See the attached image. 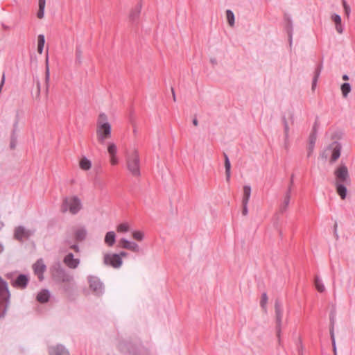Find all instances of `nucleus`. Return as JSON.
<instances>
[{
	"label": "nucleus",
	"instance_id": "obj_38",
	"mask_svg": "<svg viewBox=\"0 0 355 355\" xmlns=\"http://www.w3.org/2000/svg\"><path fill=\"white\" fill-rule=\"evenodd\" d=\"M107 151H108V153L110 154V157H113V155H116V152H117L116 146L113 143L110 144L107 146Z\"/></svg>",
	"mask_w": 355,
	"mask_h": 355
},
{
	"label": "nucleus",
	"instance_id": "obj_5",
	"mask_svg": "<svg viewBox=\"0 0 355 355\" xmlns=\"http://www.w3.org/2000/svg\"><path fill=\"white\" fill-rule=\"evenodd\" d=\"M336 182L345 183L347 185L351 184V179L348 168L344 164H341L334 171Z\"/></svg>",
	"mask_w": 355,
	"mask_h": 355
},
{
	"label": "nucleus",
	"instance_id": "obj_9",
	"mask_svg": "<svg viewBox=\"0 0 355 355\" xmlns=\"http://www.w3.org/2000/svg\"><path fill=\"white\" fill-rule=\"evenodd\" d=\"M53 278L58 284L64 283L73 280V277L67 272L64 268L58 267L53 273Z\"/></svg>",
	"mask_w": 355,
	"mask_h": 355
},
{
	"label": "nucleus",
	"instance_id": "obj_35",
	"mask_svg": "<svg viewBox=\"0 0 355 355\" xmlns=\"http://www.w3.org/2000/svg\"><path fill=\"white\" fill-rule=\"evenodd\" d=\"M226 17L230 26L232 27L234 25V14L231 10H226Z\"/></svg>",
	"mask_w": 355,
	"mask_h": 355
},
{
	"label": "nucleus",
	"instance_id": "obj_62",
	"mask_svg": "<svg viewBox=\"0 0 355 355\" xmlns=\"http://www.w3.org/2000/svg\"><path fill=\"white\" fill-rule=\"evenodd\" d=\"M171 92H172L173 101H176V96H175V94L174 89L173 87H171Z\"/></svg>",
	"mask_w": 355,
	"mask_h": 355
},
{
	"label": "nucleus",
	"instance_id": "obj_40",
	"mask_svg": "<svg viewBox=\"0 0 355 355\" xmlns=\"http://www.w3.org/2000/svg\"><path fill=\"white\" fill-rule=\"evenodd\" d=\"M119 232H127L129 231V225L126 223H121L117 226Z\"/></svg>",
	"mask_w": 355,
	"mask_h": 355
},
{
	"label": "nucleus",
	"instance_id": "obj_58",
	"mask_svg": "<svg viewBox=\"0 0 355 355\" xmlns=\"http://www.w3.org/2000/svg\"><path fill=\"white\" fill-rule=\"evenodd\" d=\"M289 147V141L288 138L286 139V137H284V148L288 150Z\"/></svg>",
	"mask_w": 355,
	"mask_h": 355
},
{
	"label": "nucleus",
	"instance_id": "obj_29",
	"mask_svg": "<svg viewBox=\"0 0 355 355\" xmlns=\"http://www.w3.org/2000/svg\"><path fill=\"white\" fill-rule=\"evenodd\" d=\"M286 30L288 35V39L290 42V44L292 43V34H293V24L291 19L288 17H286Z\"/></svg>",
	"mask_w": 355,
	"mask_h": 355
},
{
	"label": "nucleus",
	"instance_id": "obj_49",
	"mask_svg": "<svg viewBox=\"0 0 355 355\" xmlns=\"http://www.w3.org/2000/svg\"><path fill=\"white\" fill-rule=\"evenodd\" d=\"M36 85H37V92L35 94V98L37 100H40L41 85H40V82L38 80L36 82Z\"/></svg>",
	"mask_w": 355,
	"mask_h": 355
},
{
	"label": "nucleus",
	"instance_id": "obj_36",
	"mask_svg": "<svg viewBox=\"0 0 355 355\" xmlns=\"http://www.w3.org/2000/svg\"><path fill=\"white\" fill-rule=\"evenodd\" d=\"M315 286L318 292L322 293L324 291V286L322 284L321 279L318 277H315Z\"/></svg>",
	"mask_w": 355,
	"mask_h": 355
},
{
	"label": "nucleus",
	"instance_id": "obj_26",
	"mask_svg": "<svg viewBox=\"0 0 355 355\" xmlns=\"http://www.w3.org/2000/svg\"><path fill=\"white\" fill-rule=\"evenodd\" d=\"M322 67H323L322 62H320L317 65V67L315 69L314 76H313V80H312V85H311L313 90L315 89V88L317 85V82H318V78L320 75V73L322 71Z\"/></svg>",
	"mask_w": 355,
	"mask_h": 355
},
{
	"label": "nucleus",
	"instance_id": "obj_8",
	"mask_svg": "<svg viewBox=\"0 0 355 355\" xmlns=\"http://www.w3.org/2000/svg\"><path fill=\"white\" fill-rule=\"evenodd\" d=\"M275 316H276L277 336L278 338L279 342H280V334H281V326H282L283 309H282V305L279 299H276V300H275Z\"/></svg>",
	"mask_w": 355,
	"mask_h": 355
},
{
	"label": "nucleus",
	"instance_id": "obj_15",
	"mask_svg": "<svg viewBox=\"0 0 355 355\" xmlns=\"http://www.w3.org/2000/svg\"><path fill=\"white\" fill-rule=\"evenodd\" d=\"M33 269L35 275L37 276L38 279L41 282L44 279V272L46 269V265L42 259L37 260L33 265Z\"/></svg>",
	"mask_w": 355,
	"mask_h": 355
},
{
	"label": "nucleus",
	"instance_id": "obj_14",
	"mask_svg": "<svg viewBox=\"0 0 355 355\" xmlns=\"http://www.w3.org/2000/svg\"><path fill=\"white\" fill-rule=\"evenodd\" d=\"M32 235L31 230H26L23 226H18L15 227L14 232V239L18 241H23V240L28 239Z\"/></svg>",
	"mask_w": 355,
	"mask_h": 355
},
{
	"label": "nucleus",
	"instance_id": "obj_50",
	"mask_svg": "<svg viewBox=\"0 0 355 355\" xmlns=\"http://www.w3.org/2000/svg\"><path fill=\"white\" fill-rule=\"evenodd\" d=\"M314 147H315V145H313V144H309V146H308V152H307V157H311V155H312V153H313V152Z\"/></svg>",
	"mask_w": 355,
	"mask_h": 355
},
{
	"label": "nucleus",
	"instance_id": "obj_10",
	"mask_svg": "<svg viewBox=\"0 0 355 355\" xmlns=\"http://www.w3.org/2000/svg\"><path fill=\"white\" fill-rule=\"evenodd\" d=\"M141 8L142 2L141 0H140L139 2L130 10L128 15V19L129 21L132 24V25L135 26H137L139 25Z\"/></svg>",
	"mask_w": 355,
	"mask_h": 355
},
{
	"label": "nucleus",
	"instance_id": "obj_34",
	"mask_svg": "<svg viewBox=\"0 0 355 355\" xmlns=\"http://www.w3.org/2000/svg\"><path fill=\"white\" fill-rule=\"evenodd\" d=\"M341 92L343 94V96L344 98H346L349 93L351 92V85L348 83H344L340 86Z\"/></svg>",
	"mask_w": 355,
	"mask_h": 355
},
{
	"label": "nucleus",
	"instance_id": "obj_23",
	"mask_svg": "<svg viewBox=\"0 0 355 355\" xmlns=\"http://www.w3.org/2000/svg\"><path fill=\"white\" fill-rule=\"evenodd\" d=\"M87 234L85 227H82L74 232V238L77 242H81L86 239Z\"/></svg>",
	"mask_w": 355,
	"mask_h": 355
},
{
	"label": "nucleus",
	"instance_id": "obj_12",
	"mask_svg": "<svg viewBox=\"0 0 355 355\" xmlns=\"http://www.w3.org/2000/svg\"><path fill=\"white\" fill-rule=\"evenodd\" d=\"M30 279L28 275L19 274L15 279L11 282V285L17 289L24 290L25 289Z\"/></svg>",
	"mask_w": 355,
	"mask_h": 355
},
{
	"label": "nucleus",
	"instance_id": "obj_24",
	"mask_svg": "<svg viewBox=\"0 0 355 355\" xmlns=\"http://www.w3.org/2000/svg\"><path fill=\"white\" fill-rule=\"evenodd\" d=\"M290 200H291V187H288V188L286 191V193L285 194V196H284V202L280 205V207H279L280 213L283 214L284 211H286L287 207L290 202Z\"/></svg>",
	"mask_w": 355,
	"mask_h": 355
},
{
	"label": "nucleus",
	"instance_id": "obj_56",
	"mask_svg": "<svg viewBox=\"0 0 355 355\" xmlns=\"http://www.w3.org/2000/svg\"><path fill=\"white\" fill-rule=\"evenodd\" d=\"M70 248L73 250H74L76 252H79V247L77 244H73L70 246Z\"/></svg>",
	"mask_w": 355,
	"mask_h": 355
},
{
	"label": "nucleus",
	"instance_id": "obj_7",
	"mask_svg": "<svg viewBox=\"0 0 355 355\" xmlns=\"http://www.w3.org/2000/svg\"><path fill=\"white\" fill-rule=\"evenodd\" d=\"M103 263L114 268H119L123 264V259L117 253H106L103 256Z\"/></svg>",
	"mask_w": 355,
	"mask_h": 355
},
{
	"label": "nucleus",
	"instance_id": "obj_25",
	"mask_svg": "<svg viewBox=\"0 0 355 355\" xmlns=\"http://www.w3.org/2000/svg\"><path fill=\"white\" fill-rule=\"evenodd\" d=\"M105 243L109 246L112 247L114 245L116 242V234L113 231H110L106 233L104 239Z\"/></svg>",
	"mask_w": 355,
	"mask_h": 355
},
{
	"label": "nucleus",
	"instance_id": "obj_47",
	"mask_svg": "<svg viewBox=\"0 0 355 355\" xmlns=\"http://www.w3.org/2000/svg\"><path fill=\"white\" fill-rule=\"evenodd\" d=\"M297 347L299 355H303V345L300 338H298V343L297 344Z\"/></svg>",
	"mask_w": 355,
	"mask_h": 355
},
{
	"label": "nucleus",
	"instance_id": "obj_44",
	"mask_svg": "<svg viewBox=\"0 0 355 355\" xmlns=\"http://www.w3.org/2000/svg\"><path fill=\"white\" fill-rule=\"evenodd\" d=\"M81 56H82V51L80 46H77L76 48V62L79 64L81 63Z\"/></svg>",
	"mask_w": 355,
	"mask_h": 355
},
{
	"label": "nucleus",
	"instance_id": "obj_59",
	"mask_svg": "<svg viewBox=\"0 0 355 355\" xmlns=\"http://www.w3.org/2000/svg\"><path fill=\"white\" fill-rule=\"evenodd\" d=\"M332 343V347H333V351H334V355H337L336 352V340H334V343L331 341Z\"/></svg>",
	"mask_w": 355,
	"mask_h": 355
},
{
	"label": "nucleus",
	"instance_id": "obj_39",
	"mask_svg": "<svg viewBox=\"0 0 355 355\" xmlns=\"http://www.w3.org/2000/svg\"><path fill=\"white\" fill-rule=\"evenodd\" d=\"M132 237L138 241H141L144 238V234L141 231H135L132 233Z\"/></svg>",
	"mask_w": 355,
	"mask_h": 355
},
{
	"label": "nucleus",
	"instance_id": "obj_60",
	"mask_svg": "<svg viewBox=\"0 0 355 355\" xmlns=\"http://www.w3.org/2000/svg\"><path fill=\"white\" fill-rule=\"evenodd\" d=\"M119 255H120V257L122 259V257H127L128 256V252H125V251H121L120 253L118 254Z\"/></svg>",
	"mask_w": 355,
	"mask_h": 355
},
{
	"label": "nucleus",
	"instance_id": "obj_64",
	"mask_svg": "<svg viewBox=\"0 0 355 355\" xmlns=\"http://www.w3.org/2000/svg\"><path fill=\"white\" fill-rule=\"evenodd\" d=\"M342 78L345 81L349 80V79L348 75H347V74L343 75Z\"/></svg>",
	"mask_w": 355,
	"mask_h": 355
},
{
	"label": "nucleus",
	"instance_id": "obj_17",
	"mask_svg": "<svg viewBox=\"0 0 355 355\" xmlns=\"http://www.w3.org/2000/svg\"><path fill=\"white\" fill-rule=\"evenodd\" d=\"M119 246L131 250L134 252H139L140 251V248L137 243L133 241H130L125 238H122L119 241Z\"/></svg>",
	"mask_w": 355,
	"mask_h": 355
},
{
	"label": "nucleus",
	"instance_id": "obj_6",
	"mask_svg": "<svg viewBox=\"0 0 355 355\" xmlns=\"http://www.w3.org/2000/svg\"><path fill=\"white\" fill-rule=\"evenodd\" d=\"M112 128L108 122L97 125L96 135L98 141L103 144L105 140L110 138Z\"/></svg>",
	"mask_w": 355,
	"mask_h": 355
},
{
	"label": "nucleus",
	"instance_id": "obj_16",
	"mask_svg": "<svg viewBox=\"0 0 355 355\" xmlns=\"http://www.w3.org/2000/svg\"><path fill=\"white\" fill-rule=\"evenodd\" d=\"M341 148V144L338 141H334L329 146L328 150L332 149V154L329 160L330 164L334 163L340 157Z\"/></svg>",
	"mask_w": 355,
	"mask_h": 355
},
{
	"label": "nucleus",
	"instance_id": "obj_22",
	"mask_svg": "<svg viewBox=\"0 0 355 355\" xmlns=\"http://www.w3.org/2000/svg\"><path fill=\"white\" fill-rule=\"evenodd\" d=\"M335 187L336 192L340 198L342 200L345 199L347 193V184L345 183L336 182Z\"/></svg>",
	"mask_w": 355,
	"mask_h": 355
},
{
	"label": "nucleus",
	"instance_id": "obj_20",
	"mask_svg": "<svg viewBox=\"0 0 355 355\" xmlns=\"http://www.w3.org/2000/svg\"><path fill=\"white\" fill-rule=\"evenodd\" d=\"M50 296L51 293L48 289H42L37 293L36 300L41 304H45L49 301Z\"/></svg>",
	"mask_w": 355,
	"mask_h": 355
},
{
	"label": "nucleus",
	"instance_id": "obj_51",
	"mask_svg": "<svg viewBox=\"0 0 355 355\" xmlns=\"http://www.w3.org/2000/svg\"><path fill=\"white\" fill-rule=\"evenodd\" d=\"M242 214L243 216H246L248 213V203H242Z\"/></svg>",
	"mask_w": 355,
	"mask_h": 355
},
{
	"label": "nucleus",
	"instance_id": "obj_18",
	"mask_svg": "<svg viewBox=\"0 0 355 355\" xmlns=\"http://www.w3.org/2000/svg\"><path fill=\"white\" fill-rule=\"evenodd\" d=\"M48 352L49 355H69V351L61 344L49 347Z\"/></svg>",
	"mask_w": 355,
	"mask_h": 355
},
{
	"label": "nucleus",
	"instance_id": "obj_54",
	"mask_svg": "<svg viewBox=\"0 0 355 355\" xmlns=\"http://www.w3.org/2000/svg\"><path fill=\"white\" fill-rule=\"evenodd\" d=\"M110 162L112 165H116L118 164V159L116 157V155H113V157H110Z\"/></svg>",
	"mask_w": 355,
	"mask_h": 355
},
{
	"label": "nucleus",
	"instance_id": "obj_13",
	"mask_svg": "<svg viewBox=\"0 0 355 355\" xmlns=\"http://www.w3.org/2000/svg\"><path fill=\"white\" fill-rule=\"evenodd\" d=\"M60 284V289L62 291V293H64L67 297L71 298L74 295L76 290V286L74 280L68 281Z\"/></svg>",
	"mask_w": 355,
	"mask_h": 355
},
{
	"label": "nucleus",
	"instance_id": "obj_28",
	"mask_svg": "<svg viewBox=\"0 0 355 355\" xmlns=\"http://www.w3.org/2000/svg\"><path fill=\"white\" fill-rule=\"evenodd\" d=\"M18 119H17L13 125L14 128L11 134L10 137V149H15L17 144V135H16V129L17 128Z\"/></svg>",
	"mask_w": 355,
	"mask_h": 355
},
{
	"label": "nucleus",
	"instance_id": "obj_46",
	"mask_svg": "<svg viewBox=\"0 0 355 355\" xmlns=\"http://www.w3.org/2000/svg\"><path fill=\"white\" fill-rule=\"evenodd\" d=\"M343 5L344 10H345L346 15L347 17H349L350 12H351V8H350L349 6L345 0H343Z\"/></svg>",
	"mask_w": 355,
	"mask_h": 355
},
{
	"label": "nucleus",
	"instance_id": "obj_52",
	"mask_svg": "<svg viewBox=\"0 0 355 355\" xmlns=\"http://www.w3.org/2000/svg\"><path fill=\"white\" fill-rule=\"evenodd\" d=\"M318 125H319V122H318V118L317 117V118H316V120H315V123H314V125H313V128H312V131H311V132H315V133H317V132H318Z\"/></svg>",
	"mask_w": 355,
	"mask_h": 355
},
{
	"label": "nucleus",
	"instance_id": "obj_1",
	"mask_svg": "<svg viewBox=\"0 0 355 355\" xmlns=\"http://www.w3.org/2000/svg\"><path fill=\"white\" fill-rule=\"evenodd\" d=\"M118 349L121 352L128 353L130 355H150L147 348L132 341H121L118 345Z\"/></svg>",
	"mask_w": 355,
	"mask_h": 355
},
{
	"label": "nucleus",
	"instance_id": "obj_53",
	"mask_svg": "<svg viewBox=\"0 0 355 355\" xmlns=\"http://www.w3.org/2000/svg\"><path fill=\"white\" fill-rule=\"evenodd\" d=\"M336 29L338 33H342L343 32V28L342 23L336 24Z\"/></svg>",
	"mask_w": 355,
	"mask_h": 355
},
{
	"label": "nucleus",
	"instance_id": "obj_63",
	"mask_svg": "<svg viewBox=\"0 0 355 355\" xmlns=\"http://www.w3.org/2000/svg\"><path fill=\"white\" fill-rule=\"evenodd\" d=\"M293 178H294V175L293 174L291 177V180H290V184H289V186L288 187H291V189L292 188V186L293 184Z\"/></svg>",
	"mask_w": 355,
	"mask_h": 355
},
{
	"label": "nucleus",
	"instance_id": "obj_61",
	"mask_svg": "<svg viewBox=\"0 0 355 355\" xmlns=\"http://www.w3.org/2000/svg\"><path fill=\"white\" fill-rule=\"evenodd\" d=\"M192 123H193V125H195V126H197L198 125V121L196 118V116H195L194 119L192 121Z\"/></svg>",
	"mask_w": 355,
	"mask_h": 355
},
{
	"label": "nucleus",
	"instance_id": "obj_55",
	"mask_svg": "<svg viewBox=\"0 0 355 355\" xmlns=\"http://www.w3.org/2000/svg\"><path fill=\"white\" fill-rule=\"evenodd\" d=\"M320 157L322 159L327 160V159L328 157V153H327V150H324V151L321 152L320 154Z\"/></svg>",
	"mask_w": 355,
	"mask_h": 355
},
{
	"label": "nucleus",
	"instance_id": "obj_42",
	"mask_svg": "<svg viewBox=\"0 0 355 355\" xmlns=\"http://www.w3.org/2000/svg\"><path fill=\"white\" fill-rule=\"evenodd\" d=\"M104 122H107V117L105 114L101 113L97 121V125L103 124Z\"/></svg>",
	"mask_w": 355,
	"mask_h": 355
},
{
	"label": "nucleus",
	"instance_id": "obj_41",
	"mask_svg": "<svg viewBox=\"0 0 355 355\" xmlns=\"http://www.w3.org/2000/svg\"><path fill=\"white\" fill-rule=\"evenodd\" d=\"M49 64H48V60H46V71H45V83L46 85V93L48 92L49 89Z\"/></svg>",
	"mask_w": 355,
	"mask_h": 355
},
{
	"label": "nucleus",
	"instance_id": "obj_33",
	"mask_svg": "<svg viewBox=\"0 0 355 355\" xmlns=\"http://www.w3.org/2000/svg\"><path fill=\"white\" fill-rule=\"evenodd\" d=\"M46 0H39V10L37 13V17L39 19H42L44 15V8H45Z\"/></svg>",
	"mask_w": 355,
	"mask_h": 355
},
{
	"label": "nucleus",
	"instance_id": "obj_27",
	"mask_svg": "<svg viewBox=\"0 0 355 355\" xmlns=\"http://www.w3.org/2000/svg\"><path fill=\"white\" fill-rule=\"evenodd\" d=\"M224 159H225V176L227 182H230V170H231V164L229 159L227 155L225 153H223Z\"/></svg>",
	"mask_w": 355,
	"mask_h": 355
},
{
	"label": "nucleus",
	"instance_id": "obj_32",
	"mask_svg": "<svg viewBox=\"0 0 355 355\" xmlns=\"http://www.w3.org/2000/svg\"><path fill=\"white\" fill-rule=\"evenodd\" d=\"M91 166H92V163H91L90 160H89L87 158H86L85 157H83L80 159V167L81 169L87 171V170L90 169Z\"/></svg>",
	"mask_w": 355,
	"mask_h": 355
},
{
	"label": "nucleus",
	"instance_id": "obj_45",
	"mask_svg": "<svg viewBox=\"0 0 355 355\" xmlns=\"http://www.w3.org/2000/svg\"><path fill=\"white\" fill-rule=\"evenodd\" d=\"M317 139V133L311 132L309 137V144L315 145Z\"/></svg>",
	"mask_w": 355,
	"mask_h": 355
},
{
	"label": "nucleus",
	"instance_id": "obj_11",
	"mask_svg": "<svg viewBox=\"0 0 355 355\" xmlns=\"http://www.w3.org/2000/svg\"><path fill=\"white\" fill-rule=\"evenodd\" d=\"M88 282L90 289L92 290L96 295H100L103 293L104 286L99 278L95 276H89L88 277Z\"/></svg>",
	"mask_w": 355,
	"mask_h": 355
},
{
	"label": "nucleus",
	"instance_id": "obj_37",
	"mask_svg": "<svg viewBox=\"0 0 355 355\" xmlns=\"http://www.w3.org/2000/svg\"><path fill=\"white\" fill-rule=\"evenodd\" d=\"M282 123L284 125V137H286V139L288 137V133H289V126L288 121L286 120V116L284 115L282 117Z\"/></svg>",
	"mask_w": 355,
	"mask_h": 355
},
{
	"label": "nucleus",
	"instance_id": "obj_4",
	"mask_svg": "<svg viewBox=\"0 0 355 355\" xmlns=\"http://www.w3.org/2000/svg\"><path fill=\"white\" fill-rule=\"evenodd\" d=\"M127 167L133 176H140V159L137 150L127 156Z\"/></svg>",
	"mask_w": 355,
	"mask_h": 355
},
{
	"label": "nucleus",
	"instance_id": "obj_2",
	"mask_svg": "<svg viewBox=\"0 0 355 355\" xmlns=\"http://www.w3.org/2000/svg\"><path fill=\"white\" fill-rule=\"evenodd\" d=\"M8 283L0 276V317L3 316L10 302Z\"/></svg>",
	"mask_w": 355,
	"mask_h": 355
},
{
	"label": "nucleus",
	"instance_id": "obj_43",
	"mask_svg": "<svg viewBox=\"0 0 355 355\" xmlns=\"http://www.w3.org/2000/svg\"><path fill=\"white\" fill-rule=\"evenodd\" d=\"M268 302V296L266 293H263L261 295V299L260 301V306L261 308L265 309Z\"/></svg>",
	"mask_w": 355,
	"mask_h": 355
},
{
	"label": "nucleus",
	"instance_id": "obj_57",
	"mask_svg": "<svg viewBox=\"0 0 355 355\" xmlns=\"http://www.w3.org/2000/svg\"><path fill=\"white\" fill-rule=\"evenodd\" d=\"M337 226H338L337 223H336L334 226V236H335L336 240L338 239V235L337 233Z\"/></svg>",
	"mask_w": 355,
	"mask_h": 355
},
{
	"label": "nucleus",
	"instance_id": "obj_30",
	"mask_svg": "<svg viewBox=\"0 0 355 355\" xmlns=\"http://www.w3.org/2000/svg\"><path fill=\"white\" fill-rule=\"evenodd\" d=\"M251 195V187L249 185L243 187V196L242 198V203H248Z\"/></svg>",
	"mask_w": 355,
	"mask_h": 355
},
{
	"label": "nucleus",
	"instance_id": "obj_3",
	"mask_svg": "<svg viewBox=\"0 0 355 355\" xmlns=\"http://www.w3.org/2000/svg\"><path fill=\"white\" fill-rule=\"evenodd\" d=\"M82 209L81 201L77 196L71 198L65 197L61 205V211L65 213L67 211L72 214H76Z\"/></svg>",
	"mask_w": 355,
	"mask_h": 355
},
{
	"label": "nucleus",
	"instance_id": "obj_21",
	"mask_svg": "<svg viewBox=\"0 0 355 355\" xmlns=\"http://www.w3.org/2000/svg\"><path fill=\"white\" fill-rule=\"evenodd\" d=\"M336 311L335 309L331 310L329 313V334L331 336V340L334 343L335 335H334V325H335V319H336Z\"/></svg>",
	"mask_w": 355,
	"mask_h": 355
},
{
	"label": "nucleus",
	"instance_id": "obj_19",
	"mask_svg": "<svg viewBox=\"0 0 355 355\" xmlns=\"http://www.w3.org/2000/svg\"><path fill=\"white\" fill-rule=\"evenodd\" d=\"M63 261L69 268L71 269L76 268L80 263V260L78 259H75L73 253L71 252L64 257Z\"/></svg>",
	"mask_w": 355,
	"mask_h": 355
},
{
	"label": "nucleus",
	"instance_id": "obj_31",
	"mask_svg": "<svg viewBox=\"0 0 355 355\" xmlns=\"http://www.w3.org/2000/svg\"><path fill=\"white\" fill-rule=\"evenodd\" d=\"M45 44V37L44 35L40 34L37 37V52L40 54H42L43 52L44 46Z\"/></svg>",
	"mask_w": 355,
	"mask_h": 355
},
{
	"label": "nucleus",
	"instance_id": "obj_48",
	"mask_svg": "<svg viewBox=\"0 0 355 355\" xmlns=\"http://www.w3.org/2000/svg\"><path fill=\"white\" fill-rule=\"evenodd\" d=\"M331 19L334 21L335 24L341 23V17L338 14L332 15Z\"/></svg>",
	"mask_w": 355,
	"mask_h": 355
}]
</instances>
